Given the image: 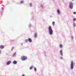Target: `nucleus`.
I'll return each mask as SVG.
<instances>
[{"label":"nucleus","instance_id":"obj_32","mask_svg":"<svg viewBox=\"0 0 76 76\" xmlns=\"http://www.w3.org/2000/svg\"><path fill=\"white\" fill-rule=\"evenodd\" d=\"M1 53V50H0V54Z\"/></svg>","mask_w":76,"mask_h":76},{"label":"nucleus","instance_id":"obj_13","mask_svg":"<svg viewBox=\"0 0 76 76\" xmlns=\"http://www.w3.org/2000/svg\"><path fill=\"white\" fill-rule=\"evenodd\" d=\"M44 53L45 57H47V52H46L45 51H44Z\"/></svg>","mask_w":76,"mask_h":76},{"label":"nucleus","instance_id":"obj_12","mask_svg":"<svg viewBox=\"0 0 76 76\" xmlns=\"http://www.w3.org/2000/svg\"><path fill=\"white\" fill-rule=\"evenodd\" d=\"M28 41L29 42H32V39H31L30 38H29L28 39Z\"/></svg>","mask_w":76,"mask_h":76},{"label":"nucleus","instance_id":"obj_21","mask_svg":"<svg viewBox=\"0 0 76 76\" xmlns=\"http://www.w3.org/2000/svg\"><path fill=\"white\" fill-rule=\"evenodd\" d=\"M59 58L61 60H63V58L62 56H60Z\"/></svg>","mask_w":76,"mask_h":76},{"label":"nucleus","instance_id":"obj_29","mask_svg":"<svg viewBox=\"0 0 76 76\" xmlns=\"http://www.w3.org/2000/svg\"><path fill=\"white\" fill-rule=\"evenodd\" d=\"M21 45H23V43H21Z\"/></svg>","mask_w":76,"mask_h":76},{"label":"nucleus","instance_id":"obj_5","mask_svg":"<svg viewBox=\"0 0 76 76\" xmlns=\"http://www.w3.org/2000/svg\"><path fill=\"white\" fill-rule=\"evenodd\" d=\"M40 7L41 9H44L45 8V6H44V4H40Z\"/></svg>","mask_w":76,"mask_h":76},{"label":"nucleus","instance_id":"obj_3","mask_svg":"<svg viewBox=\"0 0 76 76\" xmlns=\"http://www.w3.org/2000/svg\"><path fill=\"white\" fill-rule=\"evenodd\" d=\"M69 8L71 9H73V3L72 2L69 3Z\"/></svg>","mask_w":76,"mask_h":76},{"label":"nucleus","instance_id":"obj_24","mask_svg":"<svg viewBox=\"0 0 76 76\" xmlns=\"http://www.w3.org/2000/svg\"><path fill=\"white\" fill-rule=\"evenodd\" d=\"M76 18H74L73 19V21H74V22H75V21H76Z\"/></svg>","mask_w":76,"mask_h":76},{"label":"nucleus","instance_id":"obj_31","mask_svg":"<svg viewBox=\"0 0 76 76\" xmlns=\"http://www.w3.org/2000/svg\"><path fill=\"white\" fill-rule=\"evenodd\" d=\"M50 18H52V16L50 15Z\"/></svg>","mask_w":76,"mask_h":76},{"label":"nucleus","instance_id":"obj_18","mask_svg":"<svg viewBox=\"0 0 76 76\" xmlns=\"http://www.w3.org/2000/svg\"><path fill=\"white\" fill-rule=\"evenodd\" d=\"M73 27H75V28L76 27V25L75 23H74L73 24Z\"/></svg>","mask_w":76,"mask_h":76},{"label":"nucleus","instance_id":"obj_11","mask_svg":"<svg viewBox=\"0 0 76 76\" xmlns=\"http://www.w3.org/2000/svg\"><path fill=\"white\" fill-rule=\"evenodd\" d=\"M57 12L58 15H60V10L58 9L57 10Z\"/></svg>","mask_w":76,"mask_h":76},{"label":"nucleus","instance_id":"obj_15","mask_svg":"<svg viewBox=\"0 0 76 76\" xmlns=\"http://www.w3.org/2000/svg\"><path fill=\"white\" fill-rule=\"evenodd\" d=\"M34 38H37V33H36L34 34Z\"/></svg>","mask_w":76,"mask_h":76},{"label":"nucleus","instance_id":"obj_17","mask_svg":"<svg viewBox=\"0 0 76 76\" xmlns=\"http://www.w3.org/2000/svg\"><path fill=\"white\" fill-rule=\"evenodd\" d=\"M23 3H24V1L23 0L21 1L20 2V4H23Z\"/></svg>","mask_w":76,"mask_h":76},{"label":"nucleus","instance_id":"obj_2","mask_svg":"<svg viewBox=\"0 0 76 76\" xmlns=\"http://www.w3.org/2000/svg\"><path fill=\"white\" fill-rule=\"evenodd\" d=\"M70 67L72 70H73L74 68V63L73 61H71Z\"/></svg>","mask_w":76,"mask_h":76},{"label":"nucleus","instance_id":"obj_22","mask_svg":"<svg viewBox=\"0 0 76 76\" xmlns=\"http://www.w3.org/2000/svg\"><path fill=\"white\" fill-rule=\"evenodd\" d=\"M25 41V42L26 43H27V42H28V39H26Z\"/></svg>","mask_w":76,"mask_h":76},{"label":"nucleus","instance_id":"obj_10","mask_svg":"<svg viewBox=\"0 0 76 76\" xmlns=\"http://www.w3.org/2000/svg\"><path fill=\"white\" fill-rule=\"evenodd\" d=\"M4 48V46L3 45H0V48L1 49H3Z\"/></svg>","mask_w":76,"mask_h":76},{"label":"nucleus","instance_id":"obj_28","mask_svg":"<svg viewBox=\"0 0 76 76\" xmlns=\"http://www.w3.org/2000/svg\"><path fill=\"white\" fill-rule=\"evenodd\" d=\"M71 38H72V39H73V38H74L73 36H72L71 37Z\"/></svg>","mask_w":76,"mask_h":76},{"label":"nucleus","instance_id":"obj_23","mask_svg":"<svg viewBox=\"0 0 76 76\" xmlns=\"http://www.w3.org/2000/svg\"><path fill=\"white\" fill-rule=\"evenodd\" d=\"M52 24L53 26H54V25H55V22H53L52 23Z\"/></svg>","mask_w":76,"mask_h":76},{"label":"nucleus","instance_id":"obj_9","mask_svg":"<svg viewBox=\"0 0 76 76\" xmlns=\"http://www.w3.org/2000/svg\"><path fill=\"white\" fill-rule=\"evenodd\" d=\"M12 56L13 57H16V53L15 52L14 53Z\"/></svg>","mask_w":76,"mask_h":76},{"label":"nucleus","instance_id":"obj_19","mask_svg":"<svg viewBox=\"0 0 76 76\" xmlns=\"http://www.w3.org/2000/svg\"><path fill=\"white\" fill-rule=\"evenodd\" d=\"M29 5L30 7H32V3H30Z\"/></svg>","mask_w":76,"mask_h":76},{"label":"nucleus","instance_id":"obj_27","mask_svg":"<svg viewBox=\"0 0 76 76\" xmlns=\"http://www.w3.org/2000/svg\"><path fill=\"white\" fill-rule=\"evenodd\" d=\"M13 49H14V47H12L11 49V51H13Z\"/></svg>","mask_w":76,"mask_h":76},{"label":"nucleus","instance_id":"obj_4","mask_svg":"<svg viewBox=\"0 0 76 76\" xmlns=\"http://www.w3.org/2000/svg\"><path fill=\"white\" fill-rule=\"evenodd\" d=\"M27 58V57L25 56H23V57L21 58V60L23 61H24L26 60Z\"/></svg>","mask_w":76,"mask_h":76},{"label":"nucleus","instance_id":"obj_16","mask_svg":"<svg viewBox=\"0 0 76 76\" xmlns=\"http://www.w3.org/2000/svg\"><path fill=\"white\" fill-rule=\"evenodd\" d=\"M59 46L60 48H63V46L62 44H60V45H59Z\"/></svg>","mask_w":76,"mask_h":76},{"label":"nucleus","instance_id":"obj_33","mask_svg":"<svg viewBox=\"0 0 76 76\" xmlns=\"http://www.w3.org/2000/svg\"><path fill=\"white\" fill-rule=\"evenodd\" d=\"M72 0V1H74V0Z\"/></svg>","mask_w":76,"mask_h":76},{"label":"nucleus","instance_id":"obj_6","mask_svg":"<svg viewBox=\"0 0 76 76\" xmlns=\"http://www.w3.org/2000/svg\"><path fill=\"white\" fill-rule=\"evenodd\" d=\"M60 54L61 56H63V51L62 50H61L60 51Z\"/></svg>","mask_w":76,"mask_h":76},{"label":"nucleus","instance_id":"obj_1","mask_svg":"<svg viewBox=\"0 0 76 76\" xmlns=\"http://www.w3.org/2000/svg\"><path fill=\"white\" fill-rule=\"evenodd\" d=\"M48 31L49 34L50 35H52L53 34V30L51 26H49L48 28Z\"/></svg>","mask_w":76,"mask_h":76},{"label":"nucleus","instance_id":"obj_20","mask_svg":"<svg viewBox=\"0 0 76 76\" xmlns=\"http://www.w3.org/2000/svg\"><path fill=\"white\" fill-rule=\"evenodd\" d=\"M31 26H32V25H31V23L29 24L28 25V27H31Z\"/></svg>","mask_w":76,"mask_h":76},{"label":"nucleus","instance_id":"obj_26","mask_svg":"<svg viewBox=\"0 0 76 76\" xmlns=\"http://www.w3.org/2000/svg\"><path fill=\"white\" fill-rule=\"evenodd\" d=\"M73 14H74V15H76V12H73Z\"/></svg>","mask_w":76,"mask_h":76},{"label":"nucleus","instance_id":"obj_25","mask_svg":"<svg viewBox=\"0 0 76 76\" xmlns=\"http://www.w3.org/2000/svg\"><path fill=\"white\" fill-rule=\"evenodd\" d=\"M34 70L35 72H37V68L34 67Z\"/></svg>","mask_w":76,"mask_h":76},{"label":"nucleus","instance_id":"obj_30","mask_svg":"<svg viewBox=\"0 0 76 76\" xmlns=\"http://www.w3.org/2000/svg\"><path fill=\"white\" fill-rule=\"evenodd\" d=\"M22 76H25V75H23Z\"/></svg>","mask_w":76,"mask_h":76},{"label":"nucleus","instance_id":"obj_7","mask_svg":"<svg viewBox=\"0 0 76 76\" xmlns=\"http://www.w3.org/2000/svg\"><path fill=\"white\" fill-rule=\"evenodd\" d=\"M11 63V61H8L7 63V65H9Z\"/></svg>","mask_w":76,"mask_h":76},{"label":"nucleus","instance_id":"obj_8","mask_svg":"<svg viewBox=\"0 0 76 76\" xmlns=\"http://www.w3.org/2000/svg\"><path fill=\"white\" fill-rule=\"evenodd\" d=\"M17 61H16L15 60L14 61L12 62V63L14 64H16L17 63Z\"/></svg>","mask_w":76,"mask_h":76},{"label":"nucleus","instance_id":"obj_14","mask_svg":"<svg viewBox=\"0 0 76 76\" xmlns=\"http://www.w3.org/2000/svg\"><path fill=\"white\" fill-rule=\"evenodd\" d=\"M34 65H32L30 67V70H32V69L33 68V67H34Z\"/></svg>","mask_w":76,"mask_h":76}]
</instances>
